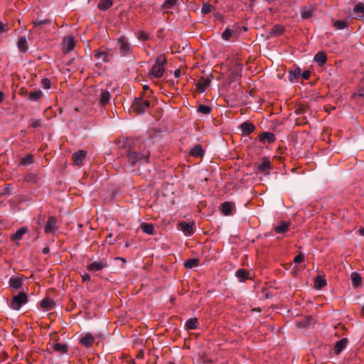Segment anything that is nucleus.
Wrapping results in <instances>:
<instances>
[{
  "mask_svg": "<svg viewBox=\"0 0 364 364\" xmlns=\"http://www.w3.org/2000/svg\"><path fill=\"white\" fill-rule=\"evenodd\" d=\"M166 63V59L164 55H159L152 66L151 70L149 73L150 77L160 78L163 76L165 71V64Z\"/></svg>",
  "mask_w": 364,
  "mask_h": 364,
  "instance_id": "obj_1",
  "label": "nucleus"
},
{
  "mask_svg": "<svg viewBox=\"0 0 364 364\" xmlns=\"http://www.w3.org/2000/svg\"><path fill=\"white\" fill-rule=\"evenodd\" d=\"M150 156L149 150H144L141 153H138L133 150H129L127 154L129 161L132 165L138 162H148Z\"/></svg>",
  "mask_w": 364,
  "mask_h": 364,
  "instance_id": "obj_2",
  "label": "nucleus"
},
{
  "mask_svg": "<svg viewBox=\"0 0 364 364\" xmlns=\"http://www.w3.org/2000/svg\"><path fill=\"white\" fill-rule=\"evenodd\" d=\"M28 298L26 294L21 291L13 297V299L10 303V307L14 310L18 311L23 304H26Z\"/></svg>",
  "mask_w": 364,
  "mask_h": 364,
  "instance_id": "obj_3",
  "label": "nucleus"
},
{
  "mask_svg": "<svg viewBox=\"0 0 364 364\" xmlns=\"http://www.w3.org/2000/svg\"><path fill=\"white\" fill-rule=\"evenodd\" d=\"M132 109L137 114L144 113L149 107V101L141 97L135 98L132 105Z\"/></svg>",
  "mask_w": 364,
  "mask_h": 364,
  "instance_id": "obj_4",
  "label": "nucleus"
},
{
  "mask_svg": "<svg viewBox=\"0 0 364 364\" xmlns=\"http://www.w3.org/2000/svg\"><path fill=\"white\" fill-rule=\"evenodd\" d=\"M119 52L122 55H127L132 53V46L127 38L122 36L117 39Z\"/></svg>",
  "mask_w": 364,
  "mask_h": 364,
  "instance_id": "obj_5",
  "label": "nucleus"
},
{
  "mask_svg": "<svg viewBox=\"0 0 364 364\" xmlns=\"http://www.w3.org/2000/svg\"><path fill=\"white\" fill-rule=\"evenodd\" d=\"M107 267V259L103 258L98 261H94L88 264L86 267L87 270L91 272H99Z\"/></svg>",
  "mask_w": 364,
  "mask_h": 364,
  "instance_id": "obj_6",
  "label": "nucleus"
},
{
  "mask_svg": "<svg viewBox=\"0 0 364 364\" xmlns=\"http://www.w3.org/2000/svg\"><path fill=\"white\" fill-rule=\"evenodd\" d=\"M75 46V40L73 36H65L62 41V50L64 53H68L73 50Z\"/></svg>",
  "mask_w": 364,
  "mask_h": 364,
  "instance_id": "obj_7",
  "label": "nucleus"
},
{
  "mask_svg": "<svg viewBox=\"0 0 364 364\" xmlns=\"http://www.w3.org/2000/svg\"><path fill=\"white\" fill-rule=\"evenodd\" d=\"M178 229L181 230L186 236H191L194 233V223L180 222L178 223Z\"/></svg>",
  "mask_w": 364,
  "mask_h": 364,
  "instance_id": "obj_8",
  "label": "nucleus"
},
{
  "mask_svg": "<svg viewBox=\"0 0 364 364\" xmlns=\"http://www.w3.org/2000/svg\"><path fill=\"white\" fill-rule=\"evenodd\" d=\"M351 100L358 105H364V85L360 86L356 92L351 95Z\"/></svg>",
  "mask_w": 364,
  "mask_h": 364,
  "instance_id": "obj_9",
  "label": "nucleus"
},
{
  "mask_svg": "<svg viewBox=\"0 0 364 364\" xmlns=\"http://www.w3.org/2000/svg\"><path fill=\"white\" fill-rule=\"evenodd\" d=\"M257 170L261 173L267 174L271 169V162L267 157L262 158L261 164L257 165Z\"/></svg>",
  "mask_w": 364,
  "mask_h": 364,
  "instance_id": "obj_10",
  "label": "nucleus"
},
{
  "mask_svg": "<svg viewBox=\"0 0 364 364\" xmlns=\"http://www.w3.org/2000/svg\"><path fill=\"white\" fill-rule=\"evenodd\" d=\"M353 14L355 18H364V0L357 3L353 8Z\"/></svg>",
  "mask_w": 364,
  "mask_h": 364,
  "instance_id": "obj_11",
  "label": "nucleus"
},
{
  "mask_svg": "<svg viewBox=\"0 0 364 364\" xmlns=\"http://www.w3.org/2000/svg\"><path fill=\"white\" fill-rule=\"evenodd\" d=\"M86 151L84 150H80L73 155V161L74 164L80 166L82 164V161L85 159L86 156Z\"/></svg>",
  "mask_w": 364,
  "mask_h": 364,
  "instance_id": "obj_12",
  "label": "nucleus"
},
{
  "mask_svg": "<svg viewBox=\"0 0 364 364\" xmlns=\"http://www.w3.org/2000/svg\"><path fill=\"white\" fill-rule=\"evenodd\" d=\"M57 220L53 216L48 218L45 225L44 230L46 233H52L56 228Z\"/></svg>",
  "mask_w": 364,
  "mask_h": 364,
  "instance_id": "obj_13",
  "label": "nucleus"
},
{
  "mask_svg": "<svg viewBox=\"0 0 364 364\" xmlns=\"http://www.w3.org/2000/svg\"><path fill=\"white\" fill-rule=\"evenodd\" d=\"M94 341L95 337L90 333H87L80 340V344L86 348H90L93 344Z\"/></svg>",
  "mask_w": 364,
  "mask_h": 364,
  "instance_id": "obj_14",
  "label": "nucleus"
},
{
  "mask_svg": "<svg viewBox=\"0 0 364 364\" xmlns=\"http://www.w3.org/2000/svg\"><path fill=\"white\" fill-rule=\"evenodd\" d=\"M210 80L208 77H202L197 82L196 86L199 92H203L209 86Z\"/></svg>",
  "mask_w": 364,
  "mask_h": 364,
  "instance_id": "obj_15",
  "label": "nucleus"
},
{
  "mask_svg": "<svg viewBox=\"0 0 364 364\" xmlns=\"http://www.w3.org/2000/svg\"><path fill=\"white\" fill-rule=\"evenodd\" d=\"M276 138L274 134L270 132H263L259 135V140L263 144H272L275 141Z\"/></svg>",
  "mask_w": 364,
  "mask_h": 364,
  "instance_id": "obj_16",
  "label": "nucleus"
},
{
  "mask_svg": "<svg viewBox=\"0 0 364 364\" xmlns=\"http://www.w3.org/2000/svg\"><path fill=\"white\" fill-rule=\"evenodd\" d=\"M28 232V229L26 227H22L18 229L14 233L11 235V240L12 241L21 240L23 235Z\"/></svg>",
  "mask_w": 364,
  "mask_h": 364,
  "instance_id": "obj_17",
  "label": "nucleus"
},
{
  "mask_svg": "<svg viewBox=\"0 0 364 364\" xmlns=\"http://www.w3.org/2000/svg\"><path fill=\"white\" fill-rule=\"evenodd\" d=\"M348 339L344 338L338 341L334 347V353L336 355H338L347 346Z\"/></svg>",
  "mask_w": 364,
  "mask_h": 364,
  "instance_id": "obj_18",
  "label": "nucleus"
},
{
  "mask_svg": "<svg viewBox=\"0 0 364 364\" xmlns=\"http://www.w3.org/2000/svg\"><path fill=\"white\" fill-rule=\"evenodd\" d=\"M255 129V125L250 122H243L241 124V129L242 131L243 134L248 135L250 133L253 132Z\"/></svg>",
  "mask_w": 364,
  "mask_h": 364,
  "instance_id": "obj_19",
  "label": "nucleus"
},
{
  "mask_svg": "<svg viewBox=\"0 0 364 364\" xmlns=\"http://www.w3.org/2000/svg\"><path fill=\"white\" fill-rule=\"evenodd\" d=\"M55 303L53 299L50 298H45L41 302V307L45 311H49L53 309Z\"/></svg>",
  "mask_w": 364,
  "mask_h": 364,
  "instance_id": "obj_20",
  "label": "nucleus"
},
{
  "mask_svg": "<svg viewBox=\"0 0 364 364\" xmlns=\"http://www.w3.org/2000/svg\"><path fill=\"white\" fill-rule=\"evenodd\" d=\"M290 223L282 222L274 228V231L278 234H284L289 230Z\"/></svg>",
  "mask_w": 364,
  "mask_h": 364,
  "instance_id": "obj_21",
  "label": "nucleus"
},
{
  "mask_svg": "<svg viewBox=\"0 0 364 364\" xmlns=\"http://www.w3.org/2000/svg\"><path fill=\"white\" fill-rule=\"evenodd\" d=\"M189 154L192 156L200 157L203 156L204 150L201 145L197 144L191 149Z\"/></svg>",
  "mask_w": 364,
  "mask_h": 364,
  "instance_id": "obj_22",
  "label": "nucleus"
},
{
  "mask_svg": "<svg viewBox=\"0 0 364 364\" xmlns=\"http://www.w3.org/2000/svg\"><path fill=\"white\" fill-rule=\"evenodd\" d=\"M350 279L352 282V285L353 287H360L362 284V277L361 276L357 273V272H353L350 275Z\"/></svg>",
  "mask_w": 364,
  "mask_h": 364,
  "instance_id": "obj_23",
  "label": "nucleus"
},
{
  "mask_svg": "<svg viewBox=\"0 0 364 364\" xmlns=\"http://www.w3.org/2000/svg\"><path fill=\"white\" fill-rule=\"evenodd\" d=\"M17 46L19 50L22 53H25L28 50V43L26 38L23 36L19 37L18 42H17Z\"/></svg>",
  "mask_w": 364,
  "mask_h": 364,
  "instance_id": "obj_24",
  "label": "nucleus"
},
{
  "mask_svg": "<svg viewBox=\"0 0 364 364\" xmlns=\"http://www.w3.org/2000/svg\"><path fill=\"white\" fill-rule=\"evenodd\" d=\"M314 60L318 65H323L326 62V54L322 51L317 53L314 56Z\"/></svg>",
  "mask_w": 364,
  "mask_h": 364,
  "instance_id": "obj_25",
  "label": "nucleus"
},
{
  "mask_svg": "<svg viewBox=\"0 0 364 364\" xmlns=\"http://www.w3.org/2000/svg\"><path fill=\"white\" fill-rule=\"evenodd\" d=\"M9 285L11 288L18 289L22 286V278L19 277H11L9 279Z\"/></svg>",
  "mask_w": 364,
  "mask_h": 364,
  "instance_id": "obj_26",
  "label": "nucleus"
},
{
  "mask_svg": "<svg viewBox=\"0 0 364 364\" xmlns=\"http://www.w3.org/2000/svg\"><path fill=\"white\" fill-rule=\"evenodd\" d=\"M53 349L60 354H65L68 352V348L65 343H57L53 345Z\"/></svg>",
  "mask_w": 364,
  "mask_h": 364,
  "instance_id": "obj_27",
  "label": "nucleus"
},
{
  "mask_svg": "<svg viewBox=\"0 0 364 364\" xmlns=\"http://www.w3.org/2000/svg\"><path fill=\"white\" fill-rule=\"evenodd\" d=\"M235 276L242 282L248 279L249 277V272L245 269H238L236 273Z\"/></svg>",
  "mask_w": 364,
  "mask_h": 364,
  "instance_id": "obj_28",
  "label": "nucleus"
},
{
  "mask_svg": "<svg viewBox=\"0 0 364 364\" xmlns=\"http://www.w3.org/2000/svg\"><path fill=\"white\" fill-rule=\"evenodd\" d=\"M186 328L188 330H194L197 328L198 326V320L196 318H191L186 321Z\"/></svg>",
  "mask_w": 364,
  "mask_h": 364,
  "instance_id": "obj_29",
  "label": "nucleus"
},
{
  "mask_svg": "<svg viewBox=\"0 0 364 364\" xmlns=\"http://www.w3.org/2000/svg\"><path fill=\"white\" fill-rule=\"evenodd\" d=\"M314 9L312 7H304L301 9V16L302 18H309L313 16Z\"/></svg>",
  "mask_w": 364,
  "mask_h": 364,
  "instance_id": "obj_30",
  "label": "nucleus"
},
{
  "mask_svg": "<svg viewBox=\"0 0 364 364\" xmlns=\"http://www.w3.org/2000/svg\"><path fill=\"white\" fill-rule=\"evenodd\" d=\"M110 100V93L107 90H102L101 92L100 102L102 105H105L109 102Z\"/></svg>",
  "mask_w": 364,
  "mask_h": 364,
  "instance_id": "obj_31",
  "label": "nucleus"
},
{
  "mask_svg": "<svg viewBox=\"0 0 364 364\" xmlns=\"http://www.w3.org/2000/svg\"><path fill=\"white\" fill-rule=\"evenodd\" d=\"M232 204L230 202H224L223 204H222V208H221V210H222V213L225 215H228L231 213L232 212Z\"/></svg>",
  "mask_w": 364,
  "mask_h": 364,
  "instance_id": "obj_32",
  "label": "nucleus"
},
{
  "mask_svg": "<svg viewBox=\"0 0 364 364\" xmlns=\"http://www.w3.org/2000/svg\"><path fill=\"white\" fill-rule=\"evenodd\" d=\"M142 231L148 235H153L154 228V225L150 223H142L141 225Z\"/></svg>",
  "mask_w": 364,
  "mask_h": 364,
  "instance_id": "obj_33",
  "label": "nucleus"
},
{
  "mask_svg": "<svg viewBox=\"0 0 364 364\" xmlns=\"http://www.w3.org/2000/svg\"><path fill=\"white\" fill-rule=\"evenodd\" d=\"M112 5V0H100L98 4V8L100 10L105 11L110 8Z\"/></svg>",
  "mask_w": 364,
  "mask_h": 364,
  "instance_id": "obj_34",
  "label": "nucleus"
},
{
  "mask_svg": "<svg viewBox=\"0 0 364 364\" xmlns=\"http://www.w3.org/2000/svg\"><path fill=\"white\" fill-rule=\"evenodd\" d=\"M198 265V259H188L184 263V267L187 269H191Z\"/></svg>",
  "mask_w": 364,
  "mask_h": 364,
  "instance_id": "obj_35",
  "label": "nucleus"
},
{
  "mask_svg": "<svg viewBox=\"0 0 364 364\" xmlns=\"http://www.w3.org/2000/svg\"><path fill=\"white\" fill-rule=\"evenodd\" d=\"M178 0H166L162 4V9L166 10L172 9L176 4Z\"/></svg>",
  "mask_w": 364,
  "mask_h": 364,
  "instance_id": "obj_36",
  "label": "nucleus"
},
{
  "mask_svg": "<svg viewBox=\"0 0 364 364\" xmlns=\"http://www.w3.org/2000/svg\"><path fill=\"white\" fill-rule=\"evenodd\" d=\"M33 28L41 27L43 25H48L50 23V21L48 18L45 19H36L33 21Z\"/></svg>",
  "mask_w": 364,
  "mask_h": 364,
  "instance_id": "obj_37",
  "label": "nucleus"
},
{
  "mask_svg": "<svg viewBox=\"0 0 364 364\" xmlns=\"http://www.w3.org/2000/svg\"><path fill=\"white\" fill-rule=\"evenodd\" d=\"M215 7L213 5L210 4L209 3H204L201 9V12L203 14H208L213 11Z\"/></svg>",
  "mask_w": 364,
  "mask_h": 364,
  "instance_id": "obj_38",
  "label": "nucleus"
},
{
  "mask_svg": "<svg viewBox=\"0 0 364 364\" xmlns=\"http://www.w3.org/2000/svg\"><path fill=\"white\" fill-rule=\"evenodd\" d=\"M301 74V70L299 68H296L294 70H291L289 72V80L291 82H294L295 80H296Z\"/></svg>",
  "mask_w": 364,
  "mask_h": 364,
  "instance_id": "obj_39",
  "label": "nucleus"
},
{
  "mask_svg": "<svg viewBox=\"0 0 364 364\" xmlns=\"http://www.w3.org/2000/svg\"><path fill=\"white\" fill-rule=\"evenodd\" d=\"M43 93L41 90L31 92L29 94V99L32 101H37L42 96Z\"/></svg>",
  "mask_w": 364,
  "mask_h": 364,
  "instance_id": "obj_40",
  "label": "nucleus"
},
{
  "mask_svg": "<svg viewBox=\"0 0 364 364\" xmlns=\"http://www.w3.org/2000/svg\"><path fill=\"white\" fill-rule=\"evenodd\" d=\"M95 57L97 59H101L103 61H106L107 58V53L104 50H99L95 52Z\"/></svg>",
  "mask_w": 364,
  "mask_h": 364,
  "instance_id": "obj_41",
  "label": "nucleus"
},
{
  "mask_svg": "<svg viewBox=\"0 0 364 364\" xmlns=\"http://www.w3.org/2000/svg\"><path fill=\"white\" fill-rule=\"evenodd\" d=\"M198 112L203 114H208L211 112V108L209 106L200 105L198 107Z\"/></svg>",
  "mask_w": 364,
  "mask_h": 364,
  "instance_id": "obj_42",
  "label": "nucleus"
},
{
  "mask_svg": "<svg viewBox=\"0 0 364 364\" xmlns=\"http://www.w3.org/2000/svg\"><path fill=\"white\" fill-rule=\"evenodd\" d=\"M233 33H234V31L232 30H230L229 28H226L225 30V31L223 33V34H222V38L225 41H228V40L230 39V38L232 37Z\"/></svg>",
  "mask_w": 364,
  "mask_h": 364,
  "instance_id": "obj_43",
  "label": "nucleus"
},
{
  "mask_svg": "<svg viewBox=\"0 0 364 364\" xmlns=\"http://www.w3.org/2000/svg\"><path fill=\"white\" fill-rule=\"evenodd\" d=\"M326 285V282L325 279H321V278H316L315 279V286L318 288V289H321L322 287H323L324 286Z\"/></svg>",
  "mask_w": 364,
  "mask_h": 364,
  "instance_id": "obj_44",
  "label": "nucleus"
},
{
  "mask_svg": "<svg viewBox=\"0 0 364 364\" xmlns=\"http://www.w3.org/2000/svg\"><path fill=\"white\" fill-rule=\"evenodd\" d=\"M32 162H33L32 155L26 156V157L23 158L21 161V164H23V165L31 164H32Z\"/></svg>",
  "mask_w": 364,
  "mask_h": 364,
  "instance_id": "obj_45",
  "label": "nucleus"
},
{
  "mask_svg": "<svg viewBox=\"0 0 364 364\" xmlns=\"http://www.w3.org/2000/svg\"><path fill=\"white\" fill-rule=\"evenodd\" d=\"M284 28L281 26H274L273 28V33L277 35H280L284 32Z\"/></svg>",
  "mask_w": 364,
  "mask_h": 364,
  "instance_id": "obj_46",
  "label": "nucleus"
},
{
  "mask_svg": "<svg viewBox=\"0 0 364 364\" xmlns=\"http://www.w3.org/2000/svg\"><path fill=\"white\" fill-rule=\"evenodd\" d=\"M41 85L44 89H49L50 87V82L47 78H44L41 80Z\"/></svg>",
  "mask_w": 364,
  "mask_h": 364,
  "instance_id": "obj_47",
  "label": "nucleus"
},
{
  "mask_svg": "<svg viewBox=\"0 0 364 364\" xmlns=\"http://www.w3.org/2000/svg\"><path fill=\"white\" fill-rule=\"evenodd\" d=\"M30 125L33 128H37L41 126V122L40 119H32Z\"/></svg>",
  "mask_w": 364,
  "mask_h": 364,
  "instance_id": "obj_48",
  "label": "nucleus"
},
{
  "mask_svg": "<svg viewBox=\"0 0 364 364\" xmlns=\"http://www.w3.org/2000/svg\"><path fill=\"white\" fill-rule=\"evenodd\" d=\"M148 38V34L144 33V31H141L138 35V39L140 41H146Z\"/></svg>",
  "mask_w": 364,
  "mask_h": 364,
  "instance_id": "obj_49",
  "label": "nucleus"
},
{
  "mask_svg": "<svg viewBox=\"0 0 364 364\" xmlns=\"http://www.w3.org/2000/svg\"><path fill=\"white\" fill-rule=\"evenodd\" d=\"M7 31H8L7 23H4L2 21H0V33L6 32Z\"/></svg>",
  "mask_w": 364,
  "mask_h": 364,
  "instance_id": "obj_50",
  "label": "nucleus"
},
{
  "mask_svg": "<svg viewBox=\"0 0 364 364\" xmlns=\"http://www.w3.org/2000/svg\"><path fill=\"white\" fill-rule=\"evenodd\" d=\"M304 255H303L302 254H299V255H297L294 257V262L295 263H298V264H299V263L301 262L302 261H304Z\"/></svg>",
  "mask_w": 364,
  "mask_h": 364,
  "instance_id": "obj_51",
  "label": "nucleus"
},
{
  "mask_svg": "<svg viewBox=\"0 0 364 364\" xmlns=\"http://www.w3.org/2000/svg\"><path fill=\"white\" fill-rule=\"evenodd\" d=\"M82 279L83 282H86L90 281L91 277L89 274L85 273L82 275Z\"/></svg>",
  "mask_w": 364,
  "mask_h": 364,
  "instance_id": "obj_52",
  "label": "nucleus"
},
{
  "mask_svg": "<svg viewBox=\"0 0 364 364\" xmlns=\"http://www.w3.org/2000/svg\"><path fill=\"white\" fill-rule=\"evenodd\" d=\"M301 75L304 80H308L310 77V72L309 70H305L302 73Z\"/></svg>",
  "mask_w": 364,
  "mask_h": 364,
  "instance_id": "obj_53",
  "label": "nucleus"
},
{
  "mask_svg": "<svg viewBox=\"0 0 364 364\" xmlns=\"http://www.w3.org/2000/svg\"><path fill=\"white\" fill-rule=\"evenodd\" d=\"M175 77L178 78L179 77H181V70L180 69H177L174 71V73H173Z\"/></svg>",
  "mask_w": 364,
  "mask_h": 364,
  "instance_id": "obj_54",
  "label": "nucleus"
},
{
  "mask_svg": "<svg viewBox=\"0 0 364 364\" xmlns=\"http://www.w3.org/2000/svg\"><path fill=\"white\" fill-rule=\"evenodd\" d=\"M336 25L338 26V28H343L344 25H345V23L342 21H338L336 22Z\"/></svg>",
  "mask_w": 364,
  "mask_h": 364,
  "instance_id": "obj_55",
  "label": "nucleus"
},
{
  "mask_svg": "<svg viewBox=\"0 0 364 364\" xmlns=\"http://www.w3.org/2000/svg\"><path fill=\"white\" fill-rule=\"evenodd\" d=\"M4 98V94L2 92H0V103L3 101Z\"/></svg>",
  "mask_w": 364,
  "mask_h": 364,
  "instance_id": "obj_56",
  "label": "nucleus"
},
{
  "mask_svg": "<svg viewBox=\"0 0 364 364\" xmlns=\"http://www.w3.org/2000/svg\"><path fill=\"white\" fill-rule=\"evenodd\" d=\"M359 232L360 235L364 236V227L359 230Z\"/></svg>",
  "mask_w": 364,
  "mask_h": 364,
  "instance_id": "obj_57",
  "label": "nucleus"
},
{
  "mask_svg": "<svg viewBox=\"0 0 364 364\" xmlns=\"http://www.w3.org/2000/svg\"><path fill=\"white\" fill-rule=\"evenodd\" d=\"M143 89L144 90H149V86L147 85H145L143 86Z\"/></svg>",
  "mask_w": 364,
  "mask_h": 364,
  "instance_id": "obj_58",
  "label": "nucleus"
},
{
  "mask_svg": "<svg viewBox=\"0 0 364 364\" xmlns=\"http://www.w3.org/2000/svg\"><path fill=\"white\" fill-rule=\"evenodd\" d=\"M48 252V250L47 248H45V249L43 250V252H44V253H47Z\"/></svg>",
  "mask_w": 364,
  "mask_h": 364,
  "instance_id": "obj_59",
  "label": "nucleus"
},
{
  "mask_svg": "<svg viewBox=\"0 0 364 364\" xmlns=\"http://www.w3.org/2000/svg\"><path fill=\"white\" fill-rule=\"evenodd\" d=\"M168 364H175L173 362H169Z\"/></svg>",
  "mask_w": 364,
  "mask_h": 364,
  "instance_id": "obj_60",
  "label": "nucleus"
}]
</instances>
